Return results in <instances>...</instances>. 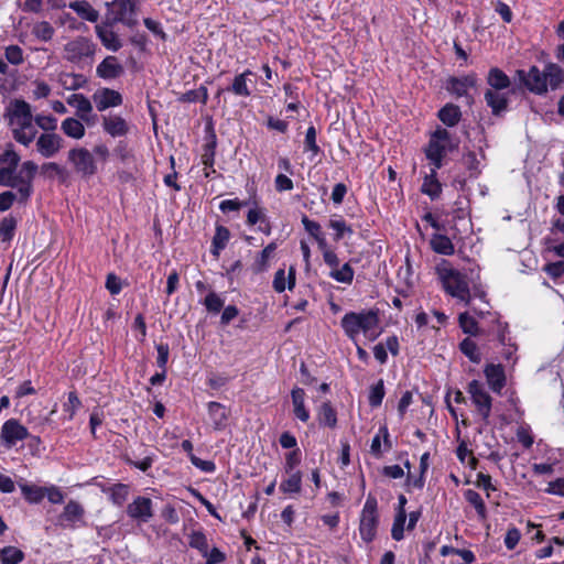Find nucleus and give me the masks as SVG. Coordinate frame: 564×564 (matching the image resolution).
<instances>
[{"label": "nucleus", "instance_id": "69168bd1", "mask_svg": "<svg viewBox=\"0 0 564 564\" xmlns=\"http://www.w3.org/2000/svg\"><path fill=\"white\" fill-rule=\"evenodd\" d=\"M265 218L264 210L254 206L253 208H250L247 214V224L249 226H254L257 223H264Z\"/></svg>", "mask_w": 564, "mask_h": 564}, {"label": "nucleus", "instance_id": "ea45409f", "mask_svg": "<svg viewBox=\"0 0 564 564\" xmlns=\"http://www.w3.org/2000/svg\"><path fill=\"white\" fill-rule=\"evenodd\" d=\"M459 348L462 352L468 357V359L474 364H479L481 361V354L478 349L477 344L470 338H465L460 344Z\"/></svg>", "mask_w": 564, "mask_h": 564}, {"label": "nucleus", "instance_id": "13d9d810", "mask_svg": "<svg viewBox=\"0 0 564 564\" xmlns=\"http://www.w3.org/2000/svg\"><path fill=\"white\" fill-rule=\"evenodd\" d=\"M301 223L305 231L314 239L315 237L324 234L321 225L317 221L310 219L306 215L302 216Z\"/></svg>", "mask_w": 564, "mask_h": 564}, {"label": "nucleus", "instance_id": "bb28decb", "mask_svg": "<svg viewBox=\"0 0 564 564\" xmlns=\"http://www.w3.org/2000/svg\"><path fill=\"white\" fill-rule=\"evenodd\" d=\"M431 248L434 252L443 256H452L455 252V247L452 240L441 234H434L430 240Z\"/></svg>", "mask_w": 564, "mask_h": 564}, {"label": "nucleus", "instance_id": "3c124183", "mask_svg": "<svg viewBox=\"0 0 564 564\" xmlns=\"http://www.w3.org/2000/svg\"><path fill=\"white\" fill-rule=\"evenodd\" d=\"M384 397V386L383 380L380 379L375 386L370 388L369 392V404L372 408H378L383 400Z\"/></svg>", "mask_w": 564, "mask_h": 564}, {"label": "nucleus", "instance_id": "338daca9", "mask_svg": "<svg viewBox=\"0 0 564 564\" xmlns=\"http://www.w3.org/2000/svg\"><path fill=\"white\" fill-rule=\"evenodd\" d=\"M191 463L204 473H213L216 469V465L213 460H204L194 454H191Z\"/></svg>", "mask_w": 564, "mask_h": 564}, {"label": "nucleus", "instance_id": "58836bf2", "mask_svg": "<svg viewBox=\"0 0 564 564\" xmlns=\"http://www.w3.org/2000/svg\"><path fill=\"white\" fill-rule=\"evenodd\" d=\"M381 437H383L384 445L387 446V448H391V443L389 441V431L387 426H381L379 429L378 434L372 438L370 445L371 454H373L376 457H380L382 455Z\"/></svg>", "mask_w": 564, "mask_h": 564}, {"label": "nucleus", "instance_id": "72a5a7b5", "mask_svg": "<svg viewBox=\"0 0 564 564\" xmlns=\"http://www.w3.org/2000/svg\"><path fill=\"white\" fill-rule=\"evenodd\" d=\"M19 487L24 499L30 503H39L45 497V488L43 487L26 482L19 484Z\"/></svg>", "mask_w": 564, "mask_h": 564}, {"label": "nucleus", "instance_id": "c85d7f7f", "mask_svg": "<svg viewBox=\"0 0 564 564\" xmlns=\"http://www.w3.org/2000/svg\"><path fill=\"white\" fill-rule=\"evenodd\" d=\"M438 169H432L431 173L424 177L421 191L432 199L440 197L442 193V185L436 178V171Z\"/></svg>", "mask_w": 564, "mask_h": 564}, {"label": "nucleus", "instance_id": "423d86ee", "mask_svg": "<svg viewBox=\"0 0 564 564\" xmlns=\"http://www.w3.org/2000/svg\"><path fill=\"white\" fill-rule=\"evenodd\" d=\"M467 392L470 395L473 404L476 406L478 415L487 424L491 413L492 398L488 393L485 384L479 380H471L468 383Z\"/></svg>", "mask_w": 564, "mask_h": 564}, {"label": "nucleus", "instance_id": "f704fd0d", "mask_svg": "<svg viewBox=\"0 0 564 564\" xmlns=\"http://www.w3.org/2000/svg\"><path fill=\"white\" fill-rule=\"evenodd\" d=\"M289 477L280 484L283 494H299L302 488V473L300 470L288 473Z\"/></svg>", "mask_w": 564, "mask_h": 564}, {"label": "nucleus", "instance_id": "09e8293b", "mask_svg": "<svg viewBox=\"0 0 564 564\" xmlns=\"http://www.w3.org/2000/svg\"><path fill=\"white\" fill-rule=\"evenodd\" d=\"M36 135V130L34 129V127H31V128H14L13 130V137L14 139L23 144V145H29L35 138Z\"/></svg>", "mask_w": 564, "mask_h": 564}, {"label": "nucleus", "instance_id": "c756f323", "mask_svg": "<svg viewBox=\"0 0 564 564\" xmlns=\"http://www.w3.org/2000/svg\"><path fill=\"white\" fill-rule=\"evenodd\" d=\"M61 130L67 137L76 139V140L84 138L85 131H86L85 127L80 122V120H78L76 118H72V117L66 118L62 121Z\"/></svg>", "mask_w": 564, "mask_h": 564}, {"label": "nucleus", "instance_id": "de8ad7c7", "mask_svg": "<svg viewBox=\"0 0 564 564\" xmlns=\"http://www.w3.org/2000/svg\"><path fill=\"white\" fill-rule=\"evenodd\" d=\"M459 326L465 334L477 335L478 334V324L474 317H471L467 312L460 313L458 316Z\"/></svg>", "mask_w": 564, "mask_h": 564}, {"label": "nucleus", "instance_id": "1a4fd4ad", "mask_svg": "<svg viewBox=\"0 0 564 564\" xmlns=\"http://www.w3.org/2000/svg\"><path fill=\"white\" fill-rule=\"evenodd\" d=\"M94 51V44L88 39L79 36L65 45L64 56L73 63L88 62Z\"/></svg>", "mask_w": 564, "mask_h": 564}, {"label": "nucleus", "instance_id": "c9c22d12", "mask_svg": "<svg viewBox=\"0 0 564 564\" xmlns=\"http://www.w3.org/2000/svg\"><path fill=\"white\" fill-rule=\"evenodd\" d=\"M317 419L321 425L334 429L337 424V414L329 402H324L317 412Z\"/></svg>", "mask_w": 564, "mask_h": 564}, {"label": "nucleus", "instance_id": "9d476101", "mask_svg": "<svg viewBox=\"0 0 564 564\" xmlns=\"http://www.w3.org/2000/svg\"><path fill=\"white\" fill-rule=\"evenodd\" d=\"M107 22L123 23L132 26L137 23L134 18V3L131 0H115L109 7Z\"/></svg>", "mask_w": 564, "mask_h": 564}, {"label": "nucleus", "instance_id": "680f3d73", "mask_svg": "<svg viewBox=\"0 0 564 564\" xmlns=\"http://www.w3.org/2000/svg\"><path fill=\"white\" fill-rule=\"evenodd\" d=\"M34 121L44 131L54 132L57 127V120L53 116L37 115Z\"/></svg>", "mask_w": 564, "mask_h": 564}, {"label": "nucleus", "instance_id": "0e129e2a", "mask_svg": "<svg viewBox=\"0 0 564 564\" xmlns=\"http://www.w3.org/2000/svg\"><path fill=\"white\" fill-rule=\"evenodd\" d=\"M464 164L470 171V176H477L480 172L479 161L475 152H468L463 158Z\"/></svg>", "mask_w": 564, "mask_h": 564}, {"label": "nucleus", "instance_id": "a211bd4d", "mask_svg": "<svg viewBox=\"0 0 564 564\" xmlns=\"http://www.w3.org/2000/svg\"><path fill=\"white\" fill-rule=\"evenodd\" d=\"M484 373L491 391L500 394L506 386L503 367L501 365L488 364L484 369Z\"/></svg>", "mask_w": 564, "mask_h": 564}, {"label": "nucleus", "instance_id": "37998d69", "mask_svg": "<svg viewBox=\"0 0 564 564\" xmlns=\"http://www.w3.org/2000/svg\"><path fill=\"white\" fill-rule=\"evenodd\" d=\"M488 84L490 86L489 89L508 91L510 79L507 77L506 73H489Z\"/></svg>", "mask_w": 564, "mask_h": 564}, {"label": "nucleus", "instance_id": "20e7f679", "mask_svg": "<svg viewBox=\"0 0 564 564\" xmlns=\"http://www.w3.org/2000/svg\"><path fill=\"white\" fill-rule=\"evenodd\" d=\"M377 499L369 496L360 514L359 532L365 542H371L377 534L379 523Z\"/></svg>", "mask_w": 564, "mask_h": 564}, {"label": "nucleus", "instance_id": "9b49d317", "mask_svg": "<svg viewBox=\"0 0 564 564\" xmlns=\"http://www.w3.org/2000/svg\"><path fill=\"white\" fill-rule=\"evenodd\" d=\"M126 512L132 520L147 523L153 517V502L148 497L138 496L127 506Z\"/></svg>", "mask_w": 564, "mask_h": 564}, {"label": "nucleus", "instance_id": "052dcab7", "mask_svg": "<svg viewBox=\"0 0 564 564\" xmlns=\"http://www.w3.org/2000/svg\"><path fill=\"white\" fill-rule=\"evenodd\" d=\"M215 148L216 140L215 135H213V140L204 145V153L202 154V163L206 167H212L214 165Z\"/></svg>", "mask_w": 564, "mask_h": 564}, {"label": "nucleus", "instance_id": "bf43d9fd", "mask_svg": "<svg viewBox=\"0 0 564 564\" xmlns=\"http://www.w3.org/2000/svg\"><path fill=\"white\" fill-rule=\"evenodd\" d=\"M245 75H246L245 73H241L240 75L236 76L234 79V83H232L230 89L236 95H239V96H249L250 95V90L247 86Z\"/></svg>", "mask_w": 564, "mask_h": 564}, {"label": "nucleus", "instance_id": "6e6d98bb", "mask_svg": "<svg viewBox=\"0 0 564 564\" xmlns=\"http://www.w3.org/2000/svg\"><path fill=\"white\" fill-rule=\"evenodd\" d=\"M224 300L216 294L215 292H210L204 300V305L206 306L208 312L219 313L224 306Z\"/></svg>", "mask_w": 564, "mask_h": 564}, {"label": "nucleus", "instance_id": "4c0bfd02", "mask_svg": "<svg viewBox=\"0 0 564 564\" xmlns=\"http://www.w3.org/2000/svg\"><path fill=\"white\" fill-rule=\"evenodd\" d=\"M229 237H230V232L226 227H224V226L216 227V232H215V236H214L213 242H212V246H213L212 253L214 256H219V252L223 249H225V247L227 246V242L229 240Z\"/></svg>", "mask_w": 564, "mask_h": 564}, {"label": "nucleus", "instance_id": "2f4dec72", "mask_svg": "<svg viewBox=\"0 0 564 564\" xmlns=\"http://www.w3.org/2000/svg\"><path fill=\"white\" fill-rule=\"evenodd\" d=\"M328 227L335 231L334 240L339 241L345 237L350 238L354 234V230L350 225H348L341 217L336 216L332 217L328 220Z\"/></svg>", "mask_w": 564, "mask_h": 564}, {"label": "nucleus", "instance_id": "f257e3e1", "mask_svg": "<svg viewBox=\"0 0 564 564\" xmlns=\"http://www.w3.org/2000/svg\"><path fill=\"white\" fill-rule=\"evenodd\" d=\"M435 272L447 294L456 297L465 305L470 304L471 293L465 274L455 269L452 263L445 259H442L436 264Z\"/></svg>", "mask_w": 564, "mask_h": 564}, {"label": "nucleus", "instance_id": "b1692460", "mask_svg": "<svg viewBox=\"0 0 564 564\" xmlns=\"http://www.w3.org/2000/svg\"><path fill=\"white\" fill-rule=\"evenodd\" d=\"M449 149L444 143H437V140H430L429 145L425 150L426 158L433 164L432 169H441L443 164V158L446 151Z\"/></svg>", "mask_w": 564, "mask_h": 564}, {"label": "nucleus", "instance_id": "0eeeda50", "mask_svg": "<svg viewBox=\"0 0 564 564\" xmlns=\"http://www.w3.org/2000/svg\"><path fill=\"white\" fill-rule=\"evenodd\" d=\"M0 185L14 188L18 186L17 178H14L15 170L20 163V155L9 145L0 154Z\"/></svg>", "mask_w": 564, "mask_h": 564}, {"label": "nucleus", "instance_id": "8fccbe9b", "mask_svg": "<svg viewBox=\"0 0 564 564\" xmlns=\"http://www.w3.org/2000/svg\"><path fill=\"white\" fill-rule=\"evenodd\" d=\"M15 227L17 220L12 216L4 217L0 221V235L3 241H10L13 238Z\"/></svg>", "mask_w": 564, "mask_h": 564}, {"label": "nucleus", "instance_id": "603ef678", "mask_svg": "<svg viewBox=\"0 0 564 564\" xmlns=\"http://www.w3.org/2000/svg\"><path fill=\"white\" fill-rule=\"evenodd\" d=\"M189 545L198 550L203 555H207L208 543L203 532H193L189 536Z\"/></svg>", "mask_w": 564, "mask_h": 564}, {"label": "nucleus", "instance_id": "473e14b6", "mask_svg": "<svg viewBox=\"0 0 564 564\" xmlns=\"http://www.w3.org/2000/svg\"><path fill=\"white\" fill-rule=\"evenodd\" d=\"M462 117V112L458 106H455L453 104L445 105L440 111H438V118L440 120L446 124L447 127H454L456 126Z\"/></svg>", "mask_w": 564, "mask_h": 564}, {"label": "nucleus", "instance_id": "393cba45", "mask_svg": "<svg viewBox=\"0 0 564 564\" xmlns=\"http://www.w3.org/2000/svg\"><path fill=\"white\" fill-rule=\"evenodd\" d=\"M84 513V508L77 501L70 500L65 506L59 519L62 522L74 527L82 521Z\"/></svg>", "mask_w": 564, "mask_h": 564}, {"label": "nucleus", "instance_id": "f8f14e48", "mask_svg": "<svg viewBox=\"0 0 564 564\" xmlns=\"http://www.w3.org/2000/svg\"><path fill=\"white\" fill-rule=\"evenodd\" d=\"M63 138L55 132L42 133L36 140V150L43 158H53L63 148Z\"/></svg>", "mask_w": 564, "mask_h": 564}, {"label": "nucleus", "instance_id": "f3484780", "mask_svg": "<svg viewBox=\"0 0 564 564\" xmlns=\"http://www.w3.org/2000/svg\"><path fill=\"white\" fill-rule=\"evenodd\" d=\"M112 23L105 22L102 24L96 25V34L101 41L102 45L112 52H117L121 46V40L112 30Z\"/></svg>", "mask_w": 564, "mask_h": 564}, {"label": "nucleus", "instance_id": "49530a36", "mask_svg": "<svg viewBox=\"0 0 564 564\" xmlns=\"http://www.w3.org/2000/svg\"><path fill=\"white\" fill-rule=\"evenodd\" d=\"M80 406L82 401L77 393L75 391H70L68 393L67 401L63 404V411L67 414V420L72 421Z\"/></svg>", "mask_w": 564, "mask_h": 564}, {"label": "nucleus", "instance_id": "a18cd8bd", "mask_svg": "<svg viewBox=\"0 0 564 564\" xmlns=\"http://www.w3.org/2000/svg\"><path fill=\"white\" fill-rule=\"evenodd\" d=\"M208 98L207 89L204 86H200L198 89L188 90L181 95L178 98L180 101L183 102H196L200 101L206 104Z\"/></svg>", "mask_w": 564, "mask_h": 564}, {"label": "nucleus", "instance_id": "f03ea898", "mask_svg": "<svg viewBox=\"0 0 564 564\" xmlns=\"http://www.w3.org/2000/svg\"><path fill=\"white\" fill-rule=\"evenodd\" d=\"M341 327L345 334L352 340L362 333L369 340H375L380 335L379 317L375 311L349 312L341 318Z\"/></svg>", "mask_w": 564, "mask_h": 564}, {"label": "nucleus", "instance_id": "774afa93", "mask_svg": "<svg viewBox=\"0 0 564 564\" xmlns=\"http://www.w3.org/2000/svg\"><path fill=\"white\" fill-rule=\"evenodd\" d=\"M275 189L278 192L292 191L294 185L293 181L285 174H278L274 180Z\"/></svg>", "mask_w": 564, "mask_h": 564}, {"label": "nucleus", "instance_id": "c03bdc74", "mask_svg": "<svg viewBox=\"0 0 564 564\" xmlns=\"http://www.w3.org/2000/svg\"><path fill=\"white\" fill-rule=\"evenodd\" d=\"M406 521L405 511H397L391 529V536L395 541H401L404 538V524Z\"/></svg>", "mask_w": 564, "mask_h": 564}, {"label": "nucleus", "instance_id": "cd10ccee", "mask_svg": "<svg viewBox=\"0 0 564 564\" xmlns=\"http://www.w3.org/2000/svg\"><path fill=\"white\" fill-rule=\"evenodd\" d=\"M82 19L89 22H97L99 13L95 10L88 1L77 0L68 4Z\"/></svg>", "mask_w": 564, "mask_h": 564}, {"label": "nucleus", "instance_id": "4be33fe9", "mask_svg": "<svg viewBox=\"0 0 564 564\" xmlns=\"http://www.w3.org/2000/svg\"><path fill=\"white\" fill-rule=\"evenodd\" d=\"M294 415L302 422L310 420V412L305 408V392L301 388H294L291 391Z\"/></svg>", "mask_w": 564, "mask_h": 564}, {"label": "nucleus", "instance_id": "4d7b16f0", "mask_svg": "<svg viewBox=\"0 0 564 564\" xmlns=\"http://www.w3.org/2000/svg\"><path fill=\"white\" fill-rule=\"evenodd\" d=\"M275 249H276V243L271 242L261 251L260 256L258 257V259L256 261V264H257L259 271H263L267 269L268 261Z\"/></svg>", "mask_w": 564, "mask_h": 564}, {"label": "nucleus", "instance_id": "6e6552de", "mask_svg": "<svg viewBox=\"0 0 564 564\" xmlns=\"http://www.w3.org/2000/svg\"><path fill=\"white\" fill-rule=\"evenodd\" d=\"M37 164L33 161H25L19 174L14 176L18 182L19 203L26 204L33 193V181L37 172Z\"/></svg>", "mask_w": 564, "mask_h": 564}, {"label": "nucleus", "instance_id": "39448f33", "mask_svg": "<svg viewBox=\"0 0 564 564\" xmlns=\"http://www.w3.org/2000/svg\"><path fill=\"white\" fill-rule=\"evenodd\" d=\"M67 160L73 165L74 171L83 177H90L98 171L94 154L86 148L77 147L70 149Z\"/></svg>", "mask_w": 564, "mask_h": 564}, {"label": "nucleus", "instance_id": "6ab92c4d", "mask_svg": "<svg viewBox=\"0 0 564 564\" xmlns=\"http://www.w3.org/2000/svg\"><path fill=\"white\" fill-rule=\"evenodd\" d=\"M208 415L216 431H221L226 427L229 417V411L225 405L218 402H208Z\"/></svg>", "mask_w": 564, "mask_h": 564}, {"label": "nucleus", "instance_id": "2eb2a0df", "mask_svg": "<svg viewBox=\"0 0 564 564\" xmlns=\"http://www.w3.org/2000/svg\"><path fill=\"white\" fill-rule=\"evenodd\" d=\"M101 127L102 130L112 138L124 137L130 131L129 123L119 115L102 116Z\"/></svg>", "mask_w": 564, "mask_h": 564}, {"label": "nucleus", "instance_id": "7c9ffc66", "mask_svg": "<svg viewBox=\"0 0 564 564\" xmlns=\"http://www.w3.org/2000/svg\"><path fill=\"white\" fill-rule=\"evenodd\" d=\"M295 285V269L293 267L289 270V276H288V285H286V278L285 272L283 269H279L273 279V289L278 293H282L285 291V289L292 290Z\"/></svg>", "mask_w": 564, "mask_h": 564}, {"label": "nucleus", "instance_id": "4468645a", "mask_svg": "<svg viewBox=\"0 0 564 564\" xmlns=\"http://www.w3.org/2000/svg\"><path fill=\"white\" fill-rule=\"evenodd\" d=\"M28 436V429L14 419L6 421L1 427V438L9 446L15 445L19 441H23Z\"/></svg>", "mask_w": 564, "mask_h": 564}, {"label": "nucleus", "instance_id": "7ed1b4c3", "mask_svg": "<svg viewBox=\"0 0 564 564\" xmlns=\"http://www.w3.org/2000/svg\"><path fill=\"white\" fill-rule=\"evenodd\" d=\"M520 82L534 94L547 91V85L554 89L563 80V73H518Z\"/></svg>", "mask_w": 564, "mask_h": 564}, {"label": "nucleus", "instance_id": "ddd939ff", "mask_svg": "<svg viewBox=\"0 0 564 564\" xmlns=\"http://www.w3.org/2000/svg\"><path fill=\"white\" fill-rule=\"evenodd\" d=\"M93 102L98 111L118 107L122 104V96L119 91L109 88H99L93 94Z\"/></svg>", "mask_w": 564, "mask_h": 564}, {"label": "nucleus", "instance_id": "5fc2aeb1", "mask_svg": "<svg viewBox=\"0 0 564 564\" xmlns=\"http://www.w3.org/2000/svg\"><path fill=\"white\" fill-rule=\"evenodd\" d=\"M33 33L36 37L43 41H48L54 34V29L48 22L42 21L34 25Z\"/></svg>", "mask_w": 564, "mask_h": 564}, {"label": "nucleus", "instance_id": "412c9836", "mask_svg": "<svg viewBox=\"0 0 564 564\" xmlns=\"http://www.w3.org/2000/svg\"><path fill=\"white\" fill-rule=\"evenodd\" d=\"M475 77L471 75H465L460 78L451 77L447 82V90L457 97L467 95L469 88L474 87Z\"/></svg>", "mask_w": 564, "mask_h": 564}, {"label": "nucleus", "instance_id": "e2e57ef3", "mask_svg": "<svg viewBox=\"0 0 564 564\" xmlns=\"http://www.w3.org/2000/svg\"><path fill=\"white\" fill-rule=\"evenodd\" d=\"M19 202L18 192L14 193L12 191H6L0 194V212H7L13 205V203Z\"/></svg>", "mask_w": 564, "mask_h": 564}, {"label": "nucleus", "instance_id": "a878e982", "mask_svg": "<svg viewBox=\"0 0 564 564\" xmlns=\"http://www.w3.org/2000/svg\"><path fill=\"white\" fill-rule=\"evenodd\" d=\"M102 491L108 495L109 500L113 505L120 507L127 501L130 495V486L119 482L104 488Z\"/></svg>", "mask_w": 564, "mask_h": 564}, {"label": "nucleus", "instance_id": "864d4df0", "mask_svg": "<svg viewBox=\"0 0 564 564\" xmlns=\"http://www.w3.org/2000/svg\"><path fill=\"white\" fill-rule=\"evenodd\" d=\"M304 149L305 151H311L313 155H317L321 151L316 142V129L313 126L308 127L306 130Z\"/></svg>", "mask_w": 564, "mask_h": 564}, {"label": "nucleus", "instance_id": "e433bc0d", "mask_svg": "<svg viewBox=\"0 0 564 564\" xmlns=\"http://www.w3.org/2000/svg\"><path fill=\"white\" fill-rule=\"evenodd\" d=\"M464 497L476 509L479 519L485 520L487 518V509L480 495L473 489H467L464 492Z\"/></svg>", "mask_w": 564, "mask_h": 564}, {"label": "nucleus", "instance_id": "a19ab883", "mask_svg": "<svg viewBox=\"0 0 564 564\" xmlns=\"http://www.w3.org/2000/svg\"><path fill=\"white\" fill-rule=\"evenodd\" d=\"M354 269L349 263H345L340 268L330 270L329 276L337 282L350 284L354 280Z\"/></svg>", "mask_w": 564, "mask_h": 564}, {"label": "nucleus", "instance_id": "dca6fc26", "mask_svg": "<svg viewBox=\"0 0 564 564\" xmlns=\"http://www.w3.org/2000/svg\"><path fill=\"white\" fill-rule=\"evenodd\" d=\"M12 124L15 128H31L33 127V117L31 112V107L24 100H15L12 109Z\"/></svg>", "mask_w": 564, "mask_h": 564}, {"label": "nucleus", "instance_id": "5701e85b", "mask_svg": "<svg viewBox=\"0 0 564 564\" xmlns=\"http://www.w3.org/2000/svg\"><path fill=\"white\" fill-rule=\"evenodd\" d=\"M67 104L77 110L80 120L88 121V115L93 111L91 101L82 94H73L67 98Z\"/></svg>", "mask_w": 564, "mask_h": 564}, {"label": "nucleus", "instance_id": "79ce46f5", "mask_svg": "<svg viewBox=\"0 0 564 564\" xmlns=\"http://www.w3.org/2000/svg\"><path fill=\"white\" fill-rule=\"evenodd\" d=\"M24 560V553L15 546H6L1 550L2 564H19Z\"/></svg>", "mask_w": 564, "mask_h": 564}, {"label": "nucleus", "instance_id": "aec40b11", "mask_svg": "<svg viewBox=\"0 0 564 564\" xmlns=\"http://www.w3.org/2000/svg\"><path fill=\"white\" fill-rule=\"evenodd\" d=\"M509 91H498L488 89L485 94L487 105L491 108L494 115H499L506 110Z\"/></svg>", "mask_w": 564, "mask_h": 564}]
</instances>
